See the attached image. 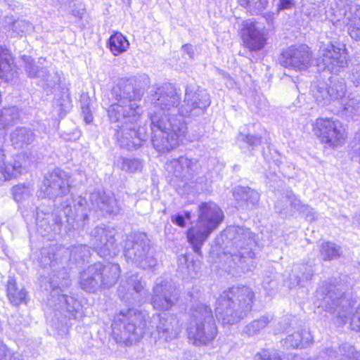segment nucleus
I'll return each instance as SVG.
<instances>
[{"instance_id": "nucleus-1", "label": "nucleus", "mask_w": 360, "mask_h": 360, "mask_svg": "<svg viewBox=\"0 0 360 360\" xmlns=\"http://www.w3.org/2000/svg\"><path fill=\"white\" fill-rule=\"evenodd\" d=\"M134 79H122L112 90L116 103L108 109L112 123L116 124L115 136L121 148L129 150L138 148L147 138L143 129L138 127L141 108L140 101L143 90L136 86Z\"/></svg>"}, {"instance_id": "nucleus-2", "label": "nucleus", "mask_w": 360, "mask_h": 360, "mask_svg": "<svg viewBox=\"0 0 360 360\" xmlns=\"http://www.w3.org/2000/svg\"><path fill=\"white\" fill-rule=\"evenodd\" d=\"M154 110L150 112L151 141L158 152L169 151L185 135L186 124L175 117L181 103V94L174 86L165 84L150 95Z\"/></svg>"}, {"instance_id": "nucleus-3", "label": "nucleus", "mask_w": 360, "mask_h": 360, "mask_svg": "<svg viewBox=\"0 0 360 360\" xmlns=\"http://www.w3.org/2000/svg\"><path fill=\"white\" fill-rule=\"evenodd\" d=\"M134 308L120 311L112 324V335L117 342L126 345L139 342L146 330L155 341L170 342L178 338L181 327L174 316H153Z\"/></svg>"}, {"instance_id": "nucleus-4", "label": "nucleus", "mask_w": 360, "mask_h": 360, "mask_svg": "<svg viewBox=\"0 0 360 360\" xmlns=\"http://www.w3.org/2000/svg\"><path fill=\"white\" fill-rule=\"evenodd\" d=\"M69 188V177L67 173L60 169H55L45 177L40 188L39 196L53 200L65 198L58 207L64 215L73 219L85 221L88 219L86 200L80 196L73 199L68 195Z\"/></svg>"}, {"instance_id": "nucleus-5", "label": "nucleus", "mask_w": 360, "mask_h": 360, "mask_svg": "<svg viewBox=\"0 0 360 360\" xmlns=\"http://www.w3.org/2000/svg\"><path fill=\"white\" fill-rule=\"evenodd\" d=\"M255 293L249 286H233L223 291L216 301L215 314L223 325H233L251 311Z\"/></svg>"}, {"instance_id": "nucleus-6", "label": "nucleus", "mask_w": 360, "mask_h": 360, "mask_svg": "<svg viewBox=\"0 0 360 360\" xmlns=\"http://www.w3.org/2000/svg\"><path fill=\"white\" fill-rule=\"evenodd\" d=\"M188 338L195 346L207 345L218 334V328L210 306L197 303L191 309L187 327Z\"/></svg>"}, {"instance_id": "nucleus-7", "label": "nucleus", "mask_w": 360, "mask_h": 360, "mask_svg": "<svg viewBox=\"0 0 360 360\" xmlns=\"http://www.w3.org/2000/svg\"><path fill=\"white\" fill-rule=\"evenodd\" d=\"M123 252L128 262L135 264L143 269L156 264V260L148 255L149 240L145 233H136L127 237L124 242Z\"/></svg>"}, {"instance_id": "nucleus-8", "label": "nucleus", "mask_w": 360, "mask_h": 360, "mask_svg": "<svg viewBox=\"0 0 360 360\" xmlns=\"http://www.w3.org/2000/svg\"><path fill=\"white\" fill-rule=\"evenodd\" d=\"M314 135L328 147L335 148L345 143L347 134L344 124L333 117H319L313 124Z\"/></svg>"}, {"instance_id": "nucleus-9", "label": "nucleus", "mask_w": 360, "mask_h": 360, "mask_svg": "<svg viewBox=\"0 0 360 360\" xmlns=\"http://www.w3.org/2000/svg\"><path fill=\"white\" fill-rule=\"evenodd\" d=\"M316 65L321 70L338 74L347 66V53L345 45L330 41L328 44L320 47Z\"/></svg>"}, {"instance_id": "nucleus-10", "label": "nucleus", "mask_w": 360, "mask_h": 360, "mask_svg": "<svg viewBox=\"0 0 360 360\" xmlns=\"http://www.w3.org/2000/svg\"><path fill=\"white\" fill-rule=\"evenodd\" d=\"M210 103V97L206 90L186 86L183 103L179 105L175 117L184 122V117L199 116Z\"/></svg>"}, {"instance_id": "nucleus-11", "label": "nucleus", "mask_w": 360, "mask_h": 360, "mask_svg": "<svg viewBox=\"0 0 360 360\" xmlns=\"http://www.w3.org/2000/svg\"><path fill=\"white\" fill-rule=\"evenodd\" d=\"M146 283L139 274L126 276L120 282L117 288L119 297L124 302L131 305H140L143 303L148 295Z\"/></svg>"}, {"instance_id": "nucleus-12", "label": "nucleus", "mask_w": 360, "mask_h": 360, "mask_svg": "<svg viewBox=\"0 0 360 360\" xmlns=\"http://www.w3.org/2000/svg\"><path fill=\"white\" fill-rule=\"evenodd\" d=\"M225 232L239 248L238 254L233 255V260L237 259L240 264L252 262L255 257V252L252 250V246L255 244L253 233L248 229L240 226H229Z\"/></svg>"}, {"instance_id": "nucleus-13", "label": "nucleus", "mask_w": 360, "mask_h": 360, "mask_svg": "<svg viewBox=\"0 0 360 360\" xmlns=\"http://www.w3.org/2000/svg\"><path fill=\"white\" fill-rule=\"evenodd\" d=\"M116 231L110 226H97L91 232V243L101 257H115L118 253L115 243Z\"/></svg>"}, {"instance_id": "nucleus-14", "label": "nucleus", "mask_w": 360, "mask_h": 360, "mask_svg": "<svg viewBox=\"0 0 360 360\" xmlns=\"http://www.w3.org/2000/svg\"><path fill=\"white\" fill-rule=\"evenodd\" d=\"M311 58L309 46L300 44L291 46L283 51L280 62L285 68L301 71L311 65Z\"/></svg>"}, {"instance_id": "nucleus-15", "label": "nucleus", "mask_w": 360, "mask_h": 360, "mask_svg": "<svg viewBox=\"0 0 360 360\" xmlns=\"http://www.w3.org/2000/svg\"><path fill=\"white\" fill-rule=\"evenodd\" d=\"M31 160L26 153L7 157L0 153V181H8L20 175L30 165Z\"/></svg>"}, {"instance_id": "nucleus-16", "label": "nucleus", "mask_w": 360, "mask_h": 360, "mask_svg": "<svg viewBox=\"0 0 360 360\" xmlns=\"http://www.w3.org/2000/svg\"><path fill=\"white\" fill-rule=\"evenodd\" d=\"M317 294L322 296L321 302L323 307L330 311H337L338 316H340L342 319L347 318V316L341 314L340 309L339 310L341 306H342V308H345L348 302L344 297L345 293L342 291V285L327 284L322 288L321 292L318 291Z\"/></svg>"}, {"instance_id": "nucleus-17", "label": "nucleus", "mask_w": 360, "mask_h": 360, "mask_svg": "<svg viewBox=\"0 0 360 360\" xmlns=\"http://www.w3.org/2000/svg\"><path fill=\"white\" fill-rule=\"evenodd\" d=\"M199 169L196 159L181 156L173 159L166 164V169L176 178L181 180L188 179L193 176Z\"/></svg>"}, {"instance_id": "nucleus-18", "label": "nucleus", "mask_w": 360, "mask_h": 360, "mask_svg": "<svg viewBox=\"0 0 360 360\" xmlns=\"http://www.w3.org/2000/svg\"><path fill=\"white\" fill-rule=\"evenodd\" d=\"M224 213L214 202H203L198 207L197 222L214 231L224 219Z\"/></svg>"}, {"instance_id": "nucleus-19", "label": "nucleus", "mask_w": 360, "mask_h": 360, "mask_svg": "<svg viewBox=\"0 0 360 360\" xmlns=\"http://www.w3.org/2000/svg\"><path fill=\"white\" fill-rule=\"evenodd\" d=\"M177 300L174 288L167 283H156L153 288L151 304L159 311L170 309Z\"/></svg>"}, {"instance_id": "nucleus-20", "label": "nucleus", "mask_w": 360, "mask_h": 360, "mask_svg": "<svg viewBox=\"0 0 360 360\" xmlns=\"http://www.w3.org/2000/svg\"><path fill=\"white\" fill-rule=\"evenodd\" d=\"M242 38L245 47L252 51L262 49L266 41L265 34L257 22L246 21L242 32Z\"/></svg>"}, {"instance_id": "nucleus-21", "label": "nucleus", "mask_w": 360, "mask_h": 360, "mask_svg": "<svg viewBox=\"0 0 360 360\" xmlns=\"http://www.w3.org/2000/svg\"><path fill=\"white\" fill-rule=\"evenodd\" d=\"M100 269V263H95L80 273L79 284L82 290L95 292L102 288Z\"/></svg>"}, {"instance_id": "nucleus-22", "label": "nucleus", "mask_w": 360, "mask_h": 360, "mask_svg": "<svg viewBox=\"0 0 360 360\" xmlns=\"http://www.w3.org/2000/svg\"><path fill=\"white\" fill-rule=\"evenodd\" d=\"M92 205L110 215H117L120 213L121 208L117 200L112 195H108L105 192H94L90 197Z\"/></svg>"}, {"instance_id": "nucleus-23", "label": "nucleus", "mask_w": 360, "mask_h": 360, "mask_svg": "<svg viewBox=\"0 0 360 360\" xmlns=\"http://www.w3.org/2000/svg\"><path fill=\"white\" fill-rule=\"evenodd\" d=\"M212 232V231L211 230L200 225L198 222H196L195 226H192L187 231L188 241L192 245L193 249L196 254H201V248Z\"/></svg>"}, {"instance_id": "nucleus-24", "label": "nucleus", "mask_w": 360, "mask_h": 360, "mask_svg": "<svg viewBox=\"0 0 360 360\" xmlns=\"http://www.w3.org/2000/svg\"><path fill=\"white\" fill-rule=\"evenodd\" d=\"M238 206L242 209L252 210L259 200V194L248 187H238L233 191Z\"/></svg>"}, {"instance_id": "nucleus-25", "label": "nucleus", "mask_w": 360, "mask_h": 360, "mask_svg": "<svg viewBox=\"0 0 360 360\" xmlns=\"http://www.w3.org/2000/svg\"><path fill=\"white\" fill-rule=\"evenodd\" d=\"M2 28L11 37H18L30 30L32 25L25 20H15L13 15H7L4 18Z\"/></svg>"}, {"instance_id": "nucleus-26", "label": "nucleus", "mask_w": 360, "mask_h": 360, "mask_svg": "<svg viewBox=\"0 0 360 360\" xmlns=\"http://www.w3.org/2000/svg\"><path fill=\"white\" fill-rule=\"evenodd\" d=\"M58 303L56 305V310L60 311L69 319H77L82 309L79 302L72 297L66 295H58Z\"/></svg>"}, {"instance_id": "nucleus-27", "label": "nucleus", "mask_w": 360, "mask_h": 360, "mask_svg": "<svg viewBox=\"0 0 360 360\" xmlns=\"http://www.w3.org/2000/svg\"><path fill=\"white\" fill-rule=\"evenodd\" d=\"M314 275V269L311 265L308 264H296L292 269L290 274V280L292 285L304 286L305 284L310 281Z\"/></svg>"}, {"instance_id": "nucleus-28", "label": "nucleus", "mask_w": 360, "mask_h": 360, "mask_svg": "<svg viewBox=\"0 0 360 360\" xmlns=\"http://www.w3.org/2000/svg\"><path fill=\"white\" fill-rule=\"evenodd\" d=\"M100 269L102 288H109L113 286L120 276V265L114 263H107L106 264L100 263Z\"/></svg>"}, {"instance_id": "nucleus-29", "label": "nucleus", "mask_w": 360, "mask_h": 360, "mask_svg": "<svg viewBox=\"0 0 360 360\" xmlns=\"http://www.w3.org/2000/svg\"><path fill=\"white\" fill-rule=\"evenodd\" d=\"M313 341L310 332L305 329H301L289 334L283 341V346L286 348H302L308 346Z\"/></svg>"}, {"instance_id": "nucleus-30", "label": "nucleus", "mask_w": 360, "mask_h": 360, "mask_svg": "<svg viewBox=\"0 0 360 360\" xmlns=\"http://www.w3.org/2000/svg\"><path fill=\"white\" fill-rule=\"evenodd\" d=\"M34 131L27 127H18L11 134V141L15 148H22L36 140Z\"/></svg>"}, {"instance_id": "nucleus-31", "label": "nucleus", "mask_w": 360, "mask_h": 360, "mask_svg": "<svg viewBox=\"0 0 360 360\" xmlns=\"http://www.w3.org/2000/svg\"><path fill=\"white\" fill-rule=\"evenodd\" d=\"M13 58L8 49L0 46V77L12 80L16 72L14 70Z\"/></svg>"}, {"instance_id": "nucleus-32", "label": "nucleus", "mask_w": 360, "mask_h": 360, "mask_svg": "<svg viewBox=\"0 0 360 360\" xmlns=\"http://www.w3.org/2000/svg\"><path fill=\"white\" fill-rule=\"evenodd\" d=\"M283 202H289L292 210H297L301 212H308L312 215L310 220L315 219V217L314 216L315 213L312 212L313 210L309 208L307 205H302L301 201L297 199L293 194L288 195L283 200H278L276 203L275 207L280 213L286 210V208L283 206Z\"/></svg>"}, {"instance_id": "nucleus-33", "label": "nucleus", "mask_w": 360, "mask_h": 360, "mask_svg": "<svg viewBox=\"0 0 360 360\" xmlns=\"http://www.w3.org/2000/svg\"><path fill=\"white\" fill-rule=\"evenodd\" d=\"M41 72H42V75L39 78L41 87L47 94L52 93L60 85V77L59 74L56 71L49 72L44 68H41Z\"/></svg>"}, {"instance_id": "nucleus-34", "label": "nucleus", "mask_w": 360, "mask_h": 360, "mask_svg": "<svg viewBox=\"0 0 360 360\" xmlns=\"http://www.w3.org/2000/svg\"><path fill=\"white\" fill-rule=\"evenodd\" d=\"M27 292L24 288L17 286L15 280L10 277L7 282V296L11 303L18 305L25 302Z\"/></svg>"}, {"instance_id": "nucleus-35", "label": "nucleus", "mask_w": 360, "mask_h": 360, "mask_svg": "<svg viewBox=\"0 0 360 360\" xmlns=\"http://www.w3.org/2000/svg\"><path fill=\"white\" fill-rule=\"evenodd\" d=\"M272 319V316L269 314L264 315L246 325L243 329V333L248 336L257 335L262 330L267 326Z\"/></svg>"}, {"instance_id": "nucleus-36", "label": "nucleus", "mask_w": 360, "mask_h": 360, "mask_svg": "<svg viewBox=\"0 0 360 360\" xmlns=\"http://www.w3.org/2000/svg\"><path fill=\"white\" fill-rule=\"evenodd\" d=\"M109 49L115 56H118L127 51L129 43L124 36L120 32L112 35L108 41Z\"/></svg>"}, {"instance_id": "nucleus-37", "label": "nucleus", "mask_w": 360, "mask_h": 360, "mask_svg": "<svg viewBox=\"0 0 360 360\" xmlns=\"http://www.w3.org/2000/svg\"><path fill=\"white\" fill-rule=\"evenodd\" d=\"M311 92L318 104L325 105L330 103L327 84L324 82L314 83L311 86Z\"/></svg>"}, {"instance_id": "nucleus-38", "label": "nucleus", "mask_w": 360, "mask_h": 360, "mask_svg": "<svg viewBox=\"0 0 360 360\" xmlns=\"http://www.w3.org/2000/svg\"><path fill=\"white\" fill-rule=\"evenodd\" d=\"M115 164L121 170L130 174L140 172L143 167L142 162L139 159L124 157L117 158Z\"/></svg>"}, {"instance_id": "nucleus-39", "label": "nucleus", "mask_w": 360, "mask_h": 360, "mask_svg": "<svg viewBox=\"0 0 360 360\" xmlns=\"http://www.w3.org/2000/svg\"><path fill=\"white\" fill-rule=\"evenodd\" d=\"M328 88L330 102L342 98L347 91L345 83L342 79H330Z\"/></svg>"}, {"instance_id": "nucleus-40", "label": "nucleus", "mask_w": 360, "mask_h": 360, "mask_svg": "<svg viewBox=\"0 0 360 360\" xmlns=\"http://www.w3.org/2000/svg\"><path fill=\"white\" fill-rule=\"evenodd\" d=\"M347 18L348 34L352 39L360 41V7L357 8Z\"/></svg>"}, {"instance_id": "nucleus-41", "label": "nucleus", "mask_w": 360, "mask_h": 360, "mask_svg": "<svg viewBox=\"0 0 360 360\" xmlns=\"http://www.w3.org/2000/svg\"><path fill=\"white\" fill-rule=\"evenodd\" d=\"M90 255V249L85 245H75L70 250V259L78 264L84 262Z\"/></svg>"}, {"instance_id": "nucleus-42", "label": "nucleus", "mask_w": 360, "mask_h": 360, "mask_svg": "<svg viewBox=\"0 0 360 360\" xmlns=\"http://www.w3.org/2000/svg\"><path fill=\"white\" fill-rule=\"evenodd\" d=\"M238 2L251 14H259L266 9L269 0H238Z\"/></svg>"}, {"instance_id": "nucleus-43", "label": "nucleus", "mask_w": 360, "mask_h": 360, "mask_svg": "<svg viewBox=\"0 0 360 360\" xmlns=\"http://www.w3.org/2000/svg\"><path fill=\"white\" fill-rule=\"evenodd\" d=\"M320 254L324 260L336 259L340 255V247L330 242L323 243L321 246Z\"/></svg>"}, {"instance_id": "nucleus-44", "label": "nucleus", "mask_w": 360, "mask_h": 360, "mask_svg": "<svg viewBox=\"0 0 360 360\" xmlns=\"http://www.w3.org/2000/svg\"><path fill=\"white\" fill-rule=\"evenodd\" d=\"M18 109L15 106L5 108L0 111V124L6 127L18 118Z\"/></svg>"}, {"instance_id": "nucleus-45", "label": "nucleus", "mask_w": 360, "mask_h": 360, "mask_svg": "<svg viewBox=\"0 0 360 360\" xmlns=\"http://www.w3.org/2000/svg\"><path fill=\"white\" fill-rule=\"evenodd\" d=\"M22 60L25 63V70L27 76L30 78H39L41 77L42 72H41V68L36 65L34 59L30 56H23Z\"/></svg>"}, {"instance_id": "nucleus-46", "label": "nucleus", "mask_w": 360, "mask_h": 360, "mask_svg": "<svg viewBox=\"0 0 360 360\" xmlns=\"http://www.w3.org/2000/svg\"><path fill=\"white\" fill-rule=\"evenodd\" d=\"M344 110L349 115L360 114V99L358 98H349L344 104Z\"/></svg>"}, {"instance_id": "nucleus-47", "label": "nucleus", "mask_w": 360, "mask_h": 360, "mask_svg": "<svg viewBox=\"0 0 360 360\" xmlns=\"http://www.w3.org/2000/svg\"><path fill=\"white\" fill-rule=\"evenodd\" d=\"M238 140L241 141L248 144V146L252 149H255L256 147L259 146L262 143V136H256V135H243L240 134L238 136Z\"/></svg>"}, {"instance_id": "nucleus-48", "label": "nucleus", "mask_w": 360, "mask_h": 360, "mask_svg": "<svg viewBox=\"0 0 360 360\" xmlns=\"http://www.w3.org/2000/svg\"><path fill=\"white\" fill-rule=\"evenodd\" d=\"M55 227L53 229L51 226L49 224H46L44 220H41L37 222L38 231L42 236H45L46 233H49L52 230H56V226L60 227L62 224L61 217L58 216L55 218Z\"/></svg>"}, {"instance_id": "nucleus-49", "label": "nucleus", "mask_w": 360, "mask_h": 360, "mask_svg": "<svg viewBox=\"0 0 360 360\" xmlns=\"http://www.w3.org/2000/svg\"><path fill=\"white\" fill-rule=\"evenodd\" d=\"M13 195L14 199L17 202L22 200L25 198L27 197L30 194L29 188L24 185L15 186L13 189Z\"/></svg>"}, {"instance_id": "nucleus-50", "label": "nucleus", "mask_w": 360, "mask_h": 360, "mask_svg": "<svg viewBox=\"0 0 360 360\" xmlns=\"http://www.w3.org/2000/svg\"><path fill=\"white\" fill-rule=\"evenodd\" d=\"M255 360H281V358L278 352L266 350L257 354Z\"/></svg>"}, {"instance_id": "nucleus-51", "label": "nucleus", "mask_w": 360, "mask_h": 360, "mask_svg": "<svg viewBox=\"0 0 360 360\" xmlns=\"http://www.w3.org/2000/svg\"><path fill=\"white\" fill-rule=\"evenodd\" d=\"M351 79L355 86L360 85V65H355L353 68Z\"/></svg>"}, {"instance_id": "nucleus-52", "label": "nucleus", "mask_w": 360, "mask_h": 360, "mask_svg": "<svg viewBox=\"0 0 360 360\" xmlns=\"http://www.w3.org/2000/svg\"><path fill=\"white\" fill-rule=\"evenodd\" d=\"M294 5V0H279L278 10L290 9Z\"/></svg>"}, {"instance_id": "nucleus-53", "label": "nucleus", "mask_w": 360, "mask_h": 360, "mask_svg": "<svg viewBox=\"0 0 360 360\" xmlns=\"http://www.w3.org/2000/svg\"><path fill=\"white\" fill-rule=\"evenodd\" d=\"M53 4L54 5H60V6H65V5H71L73 2H77V4H81V0H51Z\"/></svg>"}, {"instance_id": "nucleus-54", "label": "nucleus", "mask_w": 360, "mask_h": 360, "mask_svg": "<svg viewBox=\"0 0 360 360\" xmlns=\"http://www.w3.org/2000/svg\"><path fill=\"white\" fill-rule=\"evenodd\" d=\"M181 49L184 51V53H185L186 54H187L189 58L192 59L193 58L194 50H193L192 45L185 44V45L182 46Z\"/></svg>"}, {"instance_id": "nucleus-55", "label": "nucleus", "mask_w": 360, "mask_h": 360, "mask_svg": "<svg viewBox=\"0 0 360 360\" xmlns=\"http://www.w3.org/2000/svg\"><path fill=\"white\" fill-rule=\"evenodd\" d=\"M51 285H53V290L51 292L52 297H54L56 294L61 291V289L59 286V283L54 279V278H51Z\"/></svg>"}, {"instance_id": "nucleus-56", "label": "nucleus", "mask_w": 360, "mask_h": 360, "mask_svg": "<svg viewBox=\"0 0 360 360\" xmlns=\"http://www.w3.org/2000/svg\"><path fill=\"white\" fill-rule=\"evenodd\" d=\"M172 221L181 227L185 226V219L183 215L178 214L172 217Z\"/></svg>"}, {"instance_id": "nucleus-57", "label": "nucleus", "mask_w": 360, "mask_h": 360, "mask_svg": "<svg viewBox=\"0 0 360 360\" xmlns=\"http://www.w3.org/2000/svg\"><path fill=\"white\" fill-rule=\"evenodd\" d=\"M179 269L182 272L186 273L188 276H191V277H193V276H194V275L190 272L189 266H188L186 267L187 271H184V267L181 266V265H182V264H183V262H184V263H185V264L187 262V259H186V258L185 257H183L182 258H180V259H179Z\"/></svg>"}, {"instance_id": "nucleus-58", "label": "nucleus", "mask_w": 360, "mask_h": 360, "mask_svg": "<svg viewBox=\"0 0 360 360\" xmlns=\"http://www.w3.org/2000/svg\"><path fill=\"white\" fill-rule=\"evenodd\" d=\"M82 113L84 115V120L86 123H90L93 120V117L90 113L89 107H82Z\"/></svg>"}, {"instance_id": "nucleus-59", "label": "nucleus", "mask_w": 360, "mask_h": 360, "mask_svg": "<svg viewBox=\"0 0 360 360\" xmlns=\"http://www.w3.org/2000/svg\"><path fill=\"white\" fill-rule=\"evenodd\" d=\"M58 105L60 106V110L65 113H66L70 108V102L69 101L64 100V103L58 101Z\"/></svg>"}, {"instance_id": "nucleus-60", "label": "nucleus", "mask_w": 360, "mask_h": 360, "mask_svg": "<svg viewBox=\"0 0 360 360\" xmlns=\"http://www.w3.org/2000/svg\"><path fill=\"white\" fill-rule=\"evenodd\" d=\"M6 347L3 343L1 340H0V360H3L6 356Z\"/></svg>"}, {"instance_id": "nucleus-61", "label": "nucleus", "mask_w": 360, "mask_h": 360, "mask_svg": "<svg viewBox=\"0 0 360 360\" xmlns=\"http://www.w3.org/2000/svg\"><path fill=\"white\" fill-rule=\"evenodd\" d=\"M184 216L188 219H190L191 217V212L188 211L184 212Z\"/></svg>"}, {"instance_id": "nucleus-62", "label": "nucleus", "mask_w": 360, "mask_h": 360, "mask_svg": "<svg viewBox=\"0 0 360 360\" xmlns=\"http://www.w3.org/2000/svg\"><path fill=\"white\" fill-rule=\"evenodd\" d=\"M122 3L127 5V6H130L131 0H122Z\"/></svg>"}, {"instance_id": "nucleus-63", "label": "nucleus", "mask_w": 360, "mask_h": 360, "mask_svg": "<svg viewBox=\"0 0 360 360\" xmlns=\"http://www.w3.org/2000/svg\"><path fill=\"white\" fill-rule=\"evenodd\" d=\"M321 11H322V10H320V12H321ZM319 18H321L322 20L323 18H325V19L328 18V15L327 14H325L324 17H323V15H322L321 13H319Z\"/></svg>"}, {"instance_id": "nucleus-64", "label": "nucleus", "mask_w": 360, "mask_h": 360, "mask_svg": "<svg viewBox=\"0 0 360 360\" xmlns=\"http://www.w3.org/2000/svg\"><path fill=\"white\" fill-rule=\"evenodd\" d=\"M44 60H45V58H39V63L40 64H42V63H43V61H44Z\"/></svg>"}]
</instances>
